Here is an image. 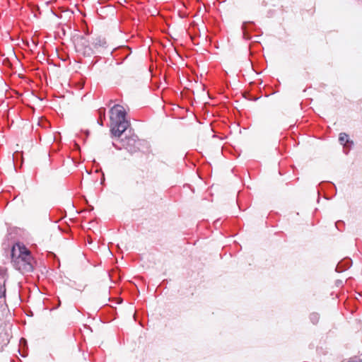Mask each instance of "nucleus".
<instances>
[{
    "instance_id": "1",
    "label": "nucleus",
    "mask_w": 362,
    "mask_h": 362,
    "mask_svg": "<svg viewBox=\"0 0 362 362\" xmlns=\"http://www.w3.org/2000/svg\"><path fill=\"white\" fill-rule=\"evenodd\" d=\"M13 265L22 273L30 272L33 270V257L30 251L24 246L17 245L12 250Z\"/></svg>"
},
{
    "instance_id": "2",
    "label": "nucleus",
    "mask_w": 362,
    "mask_h": 362,
    "mask_svg": "<svg viewBox=\"0 0 362 362\" xmlns=\"http://www.w3.org/2000/svg\"><path fill=\"white\" fill-rule=\"evenodd\" d=\"M72 41L76 52L84 55H90L92 53V48L90 47L89 42L85 36L75 34L72 36Z\"/></svg>"
},
{
    "instance_id": "3",
    "label": "nucleus",
    "mask_w": 362,
    "mask_h": 362,
    "mask_svg": "<svg viewBox=\"0 0 362 362\" xmlns=\"http://www.w3.org/2000/svg\"><path fill=\"white\" fill-rule=\"evenodd\" d=\"M122 147L130 153H134L139 149V141L136 135L121 139Z\"/></svg>"
},
{
    "instance_id": "4",
    "label": "nucleus",
    "mask_w": 362,
    "mask_h": 362,
    "mask_svg": "<svg viewBox=\"0 0 362 362\" xmlns=\"http://www.w3.org/2000/svg\"><path fill=\"white\" fill-rule=\"evenodd\" d=\"M129 122L127 120H122L111 123V133L116 137H120L121 135L127 129Z\"/></svg>"
},
{
    "instance_id": "5",
    "label": "nucleus",
    "mask_w": 362,
    "mask_h": 362,
    "mask_svg": "<svg viewBox=\"0 0 362 362\" xmlns=\"http://www.w3.org/2000/svg\"><path fill=\"white\" fill-rule=\"evenodd\" d=\"M111 123L126 119L125 110L123 107L116 105L110 110Z\"/></svg>"
},
{
    "instance_id": "6",
    "label": "nucleus",
    "mask_w": 362,
    "mask_h": 362,
    "mask_svg": "<svg viewBox=\"0 0 362 362\" xmlns=\"http://www.w3.org/2000/svg\"><path fill=\"white\" fill-rule=\"evenodd\" d=\"M10 329V325H6L0 331V351L9 343L10 338L11 337Z\"/></svg>"
},
{
    "instance_id": "7",
    "label": "nucleus",
    "mask_w": 362,
    "mask_h": 362,
    "mask_svg": "<svg viewBox=\"0 0 362 362\" xmlns=\"http://www.w3.org/2000/svg\"><path fill=\"white\" fill-rule=\"evenodd\" d=\"M6 279V269L4 267H0V298H2L5 296Z\"/></svg>"
},
{
    "instance_id": "8",
    "label": "nucleus",
    "mask_w": 362,
    "mask_h": 362,
    "mask_svg": "<svg viewBox=\"0 0 362 362\" xmlns=\"http://www.w3.org/2000/svg\"><path fill=\"white\" fill-rule=\"evenodd\" d=\"M339 141L344 147H348L354 144L353 141L349 139V135L344 132L339 134Z\"/></svg>"
},
{
    "instance_id": "9",
    "label": "nucleus",
    "mask_w": 362,
    "mask_h": 362,
    "mask_svg": "<svg viewBox=\"0 0 362 362\" xmlns=\"http://www.w3.org/2000/svg\"><path fill=\"white\" fill-rule=\"evenodd\" d=\"M105 45V41L100 37L96 38L93 42V45L95 48H97L98 47H103Z\"/></svg>"
},
{
    "instance_id": "10",
    "label": "nucleus",
    "mask_w": 362,
    "mask_h": 362,
    "mask_svg": "<svg viewBox=\"0 0 362 362\" xmlns=\"http://www.w3.org/2000/svg\"><path fill=\"white\" fill-rule=\"evenodd\" d=\"M310 320L313 324H317L320 320V315L317 313H313L310 315Z\"/></svg>"
},
{
    "instance_id": "11",
    "label": "nucleus",
    "mask_w": 362,
    "mask_h": 362,
    "mask_svg": "<svg viewBox=\"0 0 362 362\" xmlns=\"http://www.w3.org/2000/svg\"><path fill=\"white\" fill-rule=\"evenodd\" d=\"M348 362H361V360L358 358H352Z\"/></svg>"
},
{
    "instance_id": "12",
    "label": "nucleus",
    "mask_w": 362,
    "mask_h": 362,
    "mask_svg": "<svg viewBox=\"0 0 362 362\" xmlns=\"http://www.w3.org/2000/svg\"><path fill=\"white\" fill-rule=\"evenodd\" d=\"M25 342H26V341H25V339H23V338L21 339V340H20V344H23H23H25Z\"/></svg>"
},
{
    "instance_id": "13",
    "label": "nucleus",
    "mask_w": 362,
    "mask_h": 362,
    "mask_svg": "<svg viewBox=\"0 0 362 362\" xmlns=\"http://www.w3.org/2000/svg\"><path fill=\"white\" fill-rule=\"evenodd\" d=\"M243 30H245V23L243 25Z\"/></svg>"
},
{
    "instance_id": "14",
    "label": "nucleus",
    "mask_w": 362,
    "mask_h": 362,
    "mask_svg": "<svg viewBox=\"0 0 362 362\" xmlns=\"http://www.w3.org/2000/svg\"><path fill=\"white\" fill-rule=\"evenodd\" d=\"M105 180V178L103 177V179H101V181L102 182Z\"/></svg>"
},
{
    "instance_id": "15",
    "label": "nucleus",
    "mask_w": 362,
    "mask_h": 362,
    "mask_svg": "<svg viewBox=\"0 0 362 362\" xmlns=\"http://www.w3.org/2000/svg\"><path fill=\"white\" fill-rule=\"evenodd\" d=\"M105 180V178L103 177V179H101V181L102 182Z\"/></svg>"
}]
</instances>
